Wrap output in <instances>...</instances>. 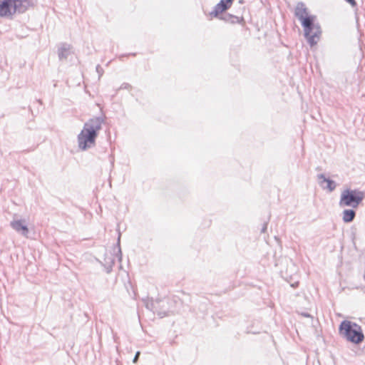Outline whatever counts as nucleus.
<instances>
[{"instance_id":"nucleus-7","label":"nucleus","mask_w":365,"mask_h":365,"mask_svg":"<svg viewBox=\"0 0 365 365\" xmlns=\"http://www.w3.org/2000/svg\"><path fill=\"white\" fill-rule=\"evenodd\" d=\"M294 15L301 21V23L304 19L310 18L311 16L309 15L308 9L303 2L297 3L294 11Z\"/></svg>"},{"instance_id":"nucleus-1","label":"nucleus","mask_w":365,"mask_h":365,"mask_svg":"<svg viewBox=\"0 0 365 365\" xmlns=\"http://www.w3.org/2000/svg\"><path fill=\"white\" fill-rule=\"evenodd\" d=\"M105 122L103 116L93 117L88 120L77 136L78 146L81 150H86L96 145V140L102 125Z\"/></svg>"},{"instance_id":"nucleus-18","label":"nucleus","mask_w":365,"mask_h":365,"mask_svg":"<svg viewBox=\"0 0 365 365\" xmlns=\"http://www.w3.org/2000/svg\"><path fill=\"white\" fill-rule=\"evenodd\" d=\"M96 71L101 75V72L102 71V68L100 65H98L96 66Z\"/></svg>"},{"instance_id":"nucleus-4","label":"nucleus","mask_w":365,"mask_h":365,"mask_svg":"<svg viewBox=\"0 0 365 365\" xmlns=\"http://www.w3.org/2000/svg\"><path fill=\"white\" fill-rule=\"evenodd\" d=\"M315 20V16H310V18L304 19L301 23L304 28V36L311 46L317 43L322 33L319 25L314 23Z\"/></svg>"},{"instance_id":"nucleus-5","label":"nucleus","mask_w":365,"mask_h":365,"mask_svg":"<svg viewBox=\"0 0 365 365\" xmlns=\"http://www.w3.org/2000/svg\"><path fill=\"white\" fill-rule=\"evenodd\" d=\"M364 198L362 191L354 189H346L341 192L339 205L340 207L357 208Z\"/></svg>"},{"instance_id":"nucleus-8","label":"nucleus","mask_w":365,"mask_h":365,"mask_svg":"<svg viewBox=\"0 0 365 365\" xmlns=\"http://www.w3.org/2000/svg\"><path fill=\"white\" fill-rule=\"evenodd\" d=\"M11 227L17 232L21 233L24 237H28L29 229L24 221L21 220H13L10 223Z\"/></svg>"},{"instance_id":"nucleus-10","label":"nucleus","mask_w":365,"mask_h":365,"mask_svg":"<svg viewBox=\"0 0 365 365\" xmlns=\"http://www.w3.org/2000/svg\"><path fill=\"white\" fill-rule=\"evenodd\" d=\"M229 8V5L225 2V0H221L215 6L214 10L210 13L211 16H217Z\"/></svg>"},{"instance_id":"nucleus-16","label":"nucleus","mask_w":365,"mask_h":365,"mask_svg":"<svg viewBox=\"0 0 365 365\" xmlns=\"http://www.w3.org/2000/svg\"><path fill=\"white\" fill-rule=\"evenodd\" d=\"M347 2H349L352 6H354L356 5V2L355 0H346Z\"/></svg>"},{"instance_id":"nucleus-14","label":"nucleus","mask_w":365,"mask_h":365,"mask_svg":"<svg viewBox=\"0 0 365 365\" xmlns=\"http://www.w3.org/2000/svg\"><path fill=\"white\" fill-rule=\"evenodd\" d=\"M140 354V351H137L135 353V356L133 358V363H136L138 361Z\"/></svg>"},{"instance_id":"nucleus-12","label":"nucleus","mask_w":365,"mask_h":365,"mask_svg":"<svg viewBox=\"0 0 365 365\" xmlns=\"http://www.w3.org/2000/svg\"><path fill=\"white\" fill-rule=\"evenodd\" d=\"M120 234H119V236H118V260L120 262L121 259H122V253H121V250H120Z\"/></svg>"},{"instance_id":"nucleus-3","label":"nucleus","mask_w":365,"mask_h":365,"mask_svg":"<svg viewBox=\"0 0 365 365\" xmlns=\"http://www.w3.org/2000/svg\"><path fill=\"white\" fill-rule=\"evenodd\" d=\"M339 332L346 341L355 344L361 343L364 339L361 326L351 321H342L339 327Z\"/></svg>"},{"instance_id":"nucleus-17","label":"nucleus","mask_w":365,"mask_h":365,"mask_svg":"<svg viewBox=\"0 0 365 365\" xmlns=\"http://www.w3.org/2000/svg\"><path fill=\"white\" fill-rule=\"evenodd\" d=\"M230 19H232V21H231L232 23H235V22L239 21L238 17H236V16H230Z\"/></svg>"},{"instance_id":"nucleus-13","label":"nucleus","mask_w":365,"mask_h":365,"mask_svg":"<svg viewBox=\"0 0 365 365\" xmlns=\"http://www.w3.org/2000/svg\"><path fill=\"white\" fill-rule=\"evenodd\" d=\"M131 88V86L128 83H123L120 87V89H130Z\"/></svg>"},{"instance_id":"nucleus-6","label":"nucleus","mask_w":365,"mask_h":365,"mask_svg":"<svg viewBox=\"0 0 365 365\" xmlns=\"http://www.w3.org/2000/svg\"><path fill=\"white\" fill-rule=\"evenodd\" d=\"M317 178L319 185L323 189L328 190L329 192H332L335 190L336 187V182L332 180L327 178L324 174H319Z\"/></svg>"},{"instance_id":"nucleus-11","label":"nucleus","mask_w":365,"mask_h":365,"mask_svg":"<svg viewBox=\"0 0 365 365\" xmlns=\"http://www.w3.org/2000/svg\"><path fill=\"white\" fill-rule=\"evenodd\" d=\"M355 217L356 212L353 209H346L342 212V220L346 223L352 222Z\"/></svg>"},{"instance_id":"nucleus-19","label":"nucleus","mask_w":365,"mask_h":365,"mask_svg":"<svg viewBox=\"0 0 365 365\" xmlns=\"http://www.w3.org/2000/svg\"><path fill=\"white\" fill-rule=\"evenodd\" d=\"M233 0H225V2L229 5V7L230 6Z\"/></svg>"},{"instance_id":"nucleus-20","label":"nucleus","mask_w":365,"mask_h":365,"mask_svg":"<svg viewBox=\"0 0 365 365\" xmlns=\"http://www.w3.org/2000/svg\"><path fill=\"white\" fill-rule=\"evenodd\" d=\"M302 315L304 317H310V315L309 314H307V313H303Z\"/></svg>"},{"instance_id":"nucleus-15","label":"nucleus","mask_w":365,"mask_h":365,"mask_svg":"<svg viewBox=\"0 0 365 365\" xmlns=\"http://www.w3.org/2000/svg\"><path fill=\"white\" fill-rule=\"evenodd\" d=\"M267 229V222L264 223L262 228L261 230V232L264 233Z\"/></svg>"},{"instance_id":"nucleus-21","label":"nucleus","mask_w":365,"mask_h":365,"mask_svg":"<svg viewBox=\"0 0 365 365\" xmlns=\"http://www.w3.org/2000/svg\"><path fill=\"white\" fill-rule=\"evenodd\" d=\"M158 315L160 316V317H163L166 316L167 314L165 313H164L163 314H162L161 313H159Z\"/></svg>"},{"instance_id":"nucleus-2","label":"nucleus","mask_w":365,"mask_h":365,"mask_svg":"<svg viewBox=\"0 0 365 365\" xmlns=\"http://www.w3.org/2000/svg\"><path fill=\"white\" fill-rule=\"evenodd\" d=\"M34 5V0H0V18L11 19Z\"/></svg>"},{"instance_id":"nucleus-9","label":"nucleus","mask_w":365,"mask_h":365,"mask_svg":"<svg viewBox=\"0 0 365 365\" xmlns=\"http://www.w3.org/2000/svg\"><path fill=\"white\" fill-rule=\"evenodd\" d=\"M73 53L72 46L70 44L61 43L58 49V55L60 60H66Z\"/></svg>"}]
</instances>
